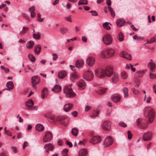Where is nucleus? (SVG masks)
I'll list each match as a JSON object with an SVG mask.
<instances>
[{
  "mask_svg": "<svg viewBox=\"0 0 156 156\" xmlns=\"http://www.w3.org/2000/svg\"><path fill=\"white\" fill-rule=\"evenodd\" d=\"M111 24L108 22H105L103 24V27L106 30H110L111 29L110 26H111Z\"/></svg>",
  "mask_w": 156,
  "mask_h": 156,
  "instance_id": "30",
  "label": "nucleus"
},
{
  "mask_svg": "<svg viewBox=\"0 0 156 156\" xmlns=\"http://www.w3.org/2000/svg\"><path fill=\"white\" fill-rule=\"evenodd\" d=\"M101 141V138L98 136L93 137L90 140L89 142L92 143L93 144H95L100 142Z\"/></svg>",
  "mask_w": 156,
  "mask_h": 156,
  "instance_id": "12",
  "label": "nucleus"
},
{
  "mask_svg": "<svg viewBox=\"0 0 156 156\" xmlns=\"http://www.w3.org/2000/svg\"><path fill=\"white\" fill-rule=\"evenodd\" d=\"M87 0H79L78 3L79 5H87Z\"/></svg>",
  "mask_w": 156,
  "mask_h": 156,
  "instance_id": "45",
  "label": "nucleus"
},
{
  "mask_svg": "<svg viewBox=\"0 0 156 156\" xmlns=\"http://www.w3.org/2000/svg\"><path fill=\"white\" fill-rule=\"evenodd\" d=\"M84 64V61L83 60H78L76 62V66L78 68L82 67Z\"/></svg>",
  "mask_w": 156,
  "mask_h": 156,
  "instance_id": "25",
  "label": "nucleus"
},
{
  "mask_svg": "<svg viewBox=\"0 0 156 156\" xmlns=\"http://www.w3.org/2000/svg\"><path fill=\"white\" fill-rule=\"evenodd\" d=\"M108 11L110 12L111 16L113 17H115V12L113 10L112 8L110 6L108 7Z\"/></svg>",
  "mask_w": 156,
  "mask_h": 156,
  "instance_id": "46",
  "label": "nucleus"
},
{
  "mask_svg": "<svg viewBox=\"0 0 156 156\" xmlns=\"http://www.w3.org/2000/svg\"><path fill=\"white\" fill-rule=\"evenodd\" d=\"M78 77L77 74L76 73H74L71 74L70 75V79L71 81H74Z\"/></svg>",
  "mask_w": 156,
  "mask_h": 156,
  "instance_id": "39",
  "label": "nucleus"
},
{
  "mask_svg": "<svg viewBox=\"0 0 156 156\" xmlns=\"http://www.w3.org/2000/svg\"><path fill=\"white\" fill-rule=\"evenodd\" d=\"M77 85L79 87L81 88L82 89H84L86 86L85 82L83 80H80L78 82Z\"/></svg>",
  "mask_w": 156,
  "mask_h": 156,
  "instance_id": "27",
  "label": "nucleus"
},
{
  "mask_svg": "<svg viewBox=\"0 0 156 156\" xmlns=\"http://www.w3.org/2000/svg\"><path fill=\"white\" fill-rule=\"evenodd\" d=\"M72 133L73 136H76L79 133L78 129L76 127L73 128L72 130Z\"/></svg>",
  "mask_w": 156,
  "mask_h": 156,
  "instance_id": "38",
  "label": "nucleus"
},
{
  "mask_svg": "<svg viewBox=\"0 0 156 156\" xmlns=\"http://www.w3.org/2000/svg\"><path fill=\"white\" fill-rule=\"evenodd\" d=\"M53 60H56L58 58V55L56 53H53L52 54Z\"/></svg>",
  "mask_w": 156,
  "mask_h": 156,
  "instance_id": "55",
  "label": "nucleus"
},
{
  "mask_svg": "<svg viewBox=\"0 0 156 156\" xmlns=\"http://www.w3.org/2000/svg\"><path fill=\"white\" fill-rule=\"evenodd\" d=\"M6 86L8 88H6L5 89L9 91L10 89H13L14 87L13 83L11 81L7 82L6 84Z\"/></svg>",
  "mask_w": 156,
  "mask_h": 156,
  "instance_id": "24",
  "label": "nucleus"
},
{
  "mask_svg": "<svg viewBox=\"0 0 156 156\" xmlns=\"http://www.w3.org/2000/svg\"><path fill=\"white\" fill-rule=\"evenodd\" d=\"M108 52L107 49H105L101 52V57L103 58H109L108 55L107 54Z\"/></svg>",
  "mask_w": 156,
  "mask_h": 156,
  "instance_id": "31",
  "label": "nucleus"
},
{
  "mask_svg": "<svg viewBox=\"0 0 156 156\" xmlns=\"http://www.w3.org/2000/svg\"><path fill=\"white\" fill-rule=\"evenodd\" d=\"M122 91L124 94V98H127L129 96L128 90L127 88L124 87L123 88Z\"/></svg>",
  "mask_w": 156,
  "mask_h": 156,
  "instance_id": "35",
  "label": "nucleus"
},
{
  "mask_svg": "<svg viewBox=\"0 0 156 156\" xmlns=\"http://www.w3.org/2000/svg\"><path fill=\"white\" fill-rule=\"evenodd\" d=\"M107 90L106 88L98 87L95 90V91L99 94H102L105 93Z\"/></svg>",
  "mask_w": 156,
  "mask_h": 156,
  "instance_id": "19",
  "label": "nucleus"
},
{
  "mask_svg": "<svg viewBox=\"0 0 156 156\" xmlns=\"http://www.w3.org/2000/svg\"><path fill=\"white\" fill-rule=\"evenodd\" d=\"M140 81L139 80H137L136 82V84L135 85V86L136 87H138L140 86Z\"/></svg>",
  "mask_w": 156,
  "mask_h": 156,
  "instance_id": "62",
  "label": "nucleus"
},
{
  "mask_svg": "<svg viewBox=\"0 0 156 156\" xmlns=\"http://www.w3.org/2000/svg\"><path fill=\"white\" fill-rule=\"evenodd\" d=\"M11 148L14 153H17L18 152V150L16 147L13 146Z\"/></svg>",
  "mask_w": 156,
  "mask_h": 156,
  "instance_id": "58",
  "label": "nucleus"
},
{
  "mask_svg": "<svg viewBox=\"0 0 156 156\" xmlns=\"http://www.w3.org/2000/svg\"><path fill=\"white\" fill-rule=\"evenodd\" d=\"M137 125L138 127H140V124L141 123L142 120L140 119H138L136 120Z\"/></svg>",
  "mask_w": 156,
  "mask_h": 156,
  "instance_id": "53",
  "label": "nucleus"
},
{
  "mask_svg": "<svg viewBox=\"0 0 156 156\" xmlns=\"http://www.w3.org/2000/svg\"><path fill=\"white\" fill-rule=\"evenodd\" d=\"M153 71H150L149 77L152 79H156V73L153 72Z\"/></svg>",
  "mask_w": 156,
  "mask_h": 156,
  "instance_id": "40",
  "label": "nucleus"
},
{
  "mask_svg": "<svg viewBox=\"0 0 156 156\" xmlns=\"http://www.w3.org/2000/svg\"><path fill=\"white\" fill-rule=\"evenodd\" d=\"M44 148L46 152L48 153L49 151H52L54 148L55 147L52 144L48 143L45 145Z\"/></svg>",
  "mask_w": 156,
  "mask_h": 156,
  "instance_id": "15",
  "label": "nucleus"
},
{
  "mask_svg": "<svg viewBox=\"0 0 156 156\" xmlns=\"http://www.w3.org/2000/svg\"><path fill=\"white\" fill-rule=\"evenodd\" d=\"M108 52L107 54L108 55L109 57L113 56L115 52V50L112 48H108L107 49Z\"/></svg>",
  "mask_w": 156,
  "mask_h": 156,
  "instance_id": "28",
  "label": "nucleus"
},
{
  "mask_svg": "<svg viewBox=\"0 0 156 156\" xmlns=\"http://www.w3.org/2000/svg\"><path fill=\"white\" fill-rule=\"evenodd\" d=\"M121 76L122 79H126L128 77V75L125 72L123 71L121 73Z\"/></svg>",
  "mask_w": 156,
  "mask_h": 156,
  "instance_id": "47",
  "label": "nucleus"
},
{
  "mask_svg": "<svg viewBox=\"0 0 156 156\" xmlns=\"http://www.w3.org/2000/svg\"><path fill=\"white\" fill-rule=\"evenodd\" d=\"M95 74L99 78H103L105 76L104 70L101 69H97L95 71Z\"/></svg>",
  "mask_w": 156,
  "mask_h": 156,
  "instance_id": "10",
  "label": "nucleus"
},
{
  "mask_svg": "<svg viewBox=\"0 0 156 156\" xmlns=\"http://www.w3.org/2000/svg\"><path fill=\"white\" fill-rule=\"evenodd\" d=\"M111 98L114 102H117L120 100L121 96L118 94H114L112 95Z\"/></svg>",
  "mask_w": 156,
  "mask_h": 156,
  "instance_id": "17",
  "label": "nucleus"
},
{
  "mask_svg": "<svg viewBox=\"0 0 156 156\" xmlns=\"http://www.w3.org/2000/svg\"><path fill=\"white\" fill-rule=\"evenodd\" d=\"M120 56L121 57L126 58L129 60H131L132 58L131 55L127 53L126 51H122L120 53Z\"/></svg>",
  "mask_w": 156,
  "mask_h": 156,
  "instance_id": "16",
  "label": "nucleus"
},
{
  "mask_svg": "<svg viewBox=\"0 0 156 156\" xmlns=\"http://www.w3.org/2000/svg\"><path fill=\"white\" fill-rule=\"evenodd\" d=\"M72 85L71 84L69 85H67L64 88V92L66 94V96L68 98H73L76 95V94L72 91V88L70 87Z\"/></svg>",
  "mask_w": 156,
  "mask_h": 156,
  "instance_id": "3",
  "label": "nucleus"
},
{
  "mask_svg": "<svg viewBox=\"0 0 156 156\" xmlns=\"http://www.w3.org/2000/svg\"><path fill=\"white\" fill-rule=\"evenodd\" d=\"M34 44V43L33 41H30L27 43L26 47L28 48H30L33 46Z\"/></svg>",
  "mask_w": 156,
  "mask_h": 156,
  "instance_id": "41",
  "label": "nucleus"
},
{
  "mask_svg": "<svg viewBox=\"0 0 156 156\" xmlns=\"http://www.w3.org/2000/svg\"><path fill=\"white\" fill-rule=\"evenodd\" d=\"M53 138V135L52 133L49 131L45 133V135L43 139V141L45 143L50 141Z\"/></svg>",
  "mask_w": 156,
  "mask_h": 156,
  "instance_id": "9",
  "label": "nucleus"
},
{
  "mask_svg": "<svg viewBox=\"0 0 156 156\" xmlns=\"http://www.w3.org/2000/svg\"><path fill=\"white\" fill-rule=\"evenodd\" d=\"M88 154V151L85 149L80 150L78 153L79 156H86Z\"/></svg>",
  "mask_w": 156,
  "mask_h": 156,
  "instance_id": "20",
  "label": "nucleus"
},
{
  "mask_svg": "<svg viewBox=\"0 0 156 156\" xmlns=\"http://www.w3.org/2000/svg\"><path fill=\"white\" fill-rule=\"evenodd\" d=\"M104 70L105 76L107 77H110L114 73L113 67L110 65L107 66Z\"/></svg>",
  "mask_w": 156,
  "mask_h": 156,
  "instance_id": "5",
  "label": "nucleus"
},
{
  "mask_svg": "<svg viewBox=\"0 0 156 156\" xmlns=\"http://www.w3.org/2000/svg\"><path fill=\"white\" fill-rule=\"evenodd\" d=\"M40 81V77L36 76H34L31 78V84L33 88L35 89L37 88L36 85L38 84Z\"/></svg>",
  "mask_w": 156,
  "mask_h": 156,
  "instance_id": "6",
  "label": "nucleus"
},
{
  "mask_svg": "<svg viewBox=\"0 0 156 156\" xmlns=\"http://www.w3.org/2000/svg\"><path fill=\"white\" fill-rule=\"evenodd\" d=\"M60 31L62 34H65L68 32V29L65 27H62L60 29Z\"/></svg>",
  "mask_w": 156,
  "mask_h": 156,
  "instance_id": "43",
  "label": "nucleus"
},
{
  "mask_svg": "<svg viewBox=\"0 0 156 156\" xmlns=\"http://www.w3.org/2000/svg\"><path fill=\"white\" fill-rule=\"evenodd\" d=\"M45 116L53 120H56L57 121H59L61 124L65 126H66L68 124L67 119L64 117L59 116L57 117L56 118H53L52 116L51 113L50 112H48L47 114L45 115Z\"/></svg>",
  "mask_w": 156,
  "mask_h": 156,
  "instance_id": "2",
  "label": "nucleus"
},
{
  "mask_svg": "<svg viewBox=\"0 0 156 156\" xmlns=\"http://www.w3.org/2000/svg\"><path fill=\"white\" fill-rule=\"evenodd\" d=\"M65 19L67 21H68L70 22H72V20L71 19V16H69L68 17H65Z\"/></svg>",
  "mask_w": 156,
  "mask_h": 156,
  "instance_id": "63",
  "label": "nucleus"
},
{
  "mask_svg": "<svg viewBox=\"0 0 156 156\" xmlns=\"http://www.w3.org/2000/svg\"><path fill=\"white\" fill-rule=\"evenodd\" d=\"M145 71L144 70H140L136 73V76L138 77H142L144 75Z\"/></svg>",
  "mask_w": 156,
  "mask_h": 156,
  "instance_id": "33",
  "label": "nucleus"
},
{
  "mask_svg": "<svg viewBox=\"0 0 156 156\" xmlns=\"http://www.w3.org/2000/svg\"><path fill=\"white\" fill-rule=\"evenodd\" d=\"M152 133L150 132H147L143 136V139L144 141H146L150 140L151 138Z\"/></svg>",
  "mask_w": 156,
  "mask_h": 156,
  "instance_id": "13",
  "label": "nucleus"
},
{
  "mask_svg": "<svg viewBox=\"0 0 156 156\" xmlns=\"http://www.w3.org/2000/svg\"><path fill=\"white\" fill-rule=\"evenodd\" d=\"M41 48L39 45H36L35 46L34 51L35 53L37 55L39 54L41 51Z\"/></svg>",
  "mask_w": 156,
  "mask_h": 156,
  "instance_id": "34",
  "label": "nucleus"
},
{
  "mask_svg": "<svg viewBox=\"0 0 156 156\" xmlns=\"http://www.w3.org/2000/svg\"><path fill=\"white\" fill-rule=\"evenodd\" d=\"M41 35V33L39 32H38L36 34H33V37L34 38L38 40L40 38Z\"/></svg>",
  "mask_w": 156,
  "mask_h": 156,
  "instance_id": "42",
  "label": "nucleus"
},
{
  "mask_svg": "<svg viewBox=\"0 0 156 156\" xmlns=\"http://www.w3.org/2000/svg\"><path fill=\"white\" fill-rule=\"evenodd\" d=\"M26 105L27 106L31 107L34 106V102L33 100L30 99L26 102Z\"/></svg>",
  "mask_w": 156,
  "mask_h": 156,
  "instance_id": "36",
  "label": "nucleus"
},
{
  "mask_svg": "<svg viewBox=\"0 0 156 156\" xmlns=\"http://www.w3.org/2000/svg\"><path fill=\"white\" fill-rule=\"evenodd\" d=\"M128 135V138L130 140L131 139L132 137V134L131 133L130 131H128L127 132Z\"/></svg>",
  "mask_w": 156,
  "mask_h": 156,
  "instance_id": "54",
  "label": "nucleus"
},
{
  "mask_svg": "<svg viewBox=\"0 0 156 156\" xmlns=\"http://www.w3.org/2000/svg\"><path fill=\"white\" fill-rule=\"evenodd\" d=\"M86 62L88 65L89 66H92L95 63V59L93 57H89L87 58Z\"/></svg>",
  "mask_w": 156,
  "mask_h": 156,
  "instance_id": "14",
  "label": "nucleus"
},
{
  "mask_svg": "<svg viewBox=\"0 0 156 156\" xmlns=\"http://www.w3.org/2000/svg\"><path fill=\"white\" fill-rule=\"evenodd\" d=\"M1 69L3 70L5 72L8 73L9 72V70L8 68H6L2 66H1Z\"/></svg>",
  "mask_w": 156,
  "mask_h": 156,
  "instance_id": "52",
  "label": "nucleus"
},
{
  "mask_svg": "<svg viewBox=\"0 0 156 156\" xmlns=\"http://www.w3.org/2000/svg\"><path fill=\"white\" fill-rule=\"evenodd\" d=\"M125 21L123 19H120L116 20V23L119 27H121L125 24Z\"/></svg>",
  "mask_w": 156,
  "mask_h": 156,
  "instance_id": "21",
  "label": "nucleus"
},
{
  "mask_svg": "<svg viewBox=\"0 0 156 156\" xmlns=\"http://www.w3.org/2000/svg\"><path fill=\"white\" fill-rule=\"evenodd\" d=\"M67 73L64 70L61 71L58 73V76L60 79H63L66 76Z\"/></svg>",
  "mask_w": 156,
  "mask_h": 156,
  "instance_id": "23",
  "label": "nucleus"
},
{
  "mask_svg": "<svg viewBox=\"0 0 156 156\" xmlns=\"http://www.w3.org/2000/svg\"><path fill=\"white\" fill-rule=\"evenodd\" d=\"M35 10V7L34 6H33L30 8L28 10L30 12H34V11Z\"/></svg>",
  "mask_w": 156,
  "mask_h": 156,
  "instance_id": "56",
  "label": "nucleus"
},
{
  "mask_svg": "<svg viewBox=\"0 0 156 156\" xmlns=\"http://www.w3.org/2000/svg\"><path fill=\"white\" fill-rule=\"evenodd\" d=\"M99 111H95L94 112L92 115L90 116L91 117H94L97 116L99 114Z\"/></svg>",
  "mask_w": 156,
  "mask_h": 156,
  "instance_id": "51",
  "label": "nucleus"
},
{
  "mask_svg": "<svg viewBox=\"0 0 156 156\" xmlns=\"http://www.w3.org/2000/svg\"><path fill=\"white\" fill-rule=\"evenodd\" d=\"M113 139L112 137L108 136L105 139L103 143V145L105 147H108L111 145L113 143Z\"/></svg>",
  "mask_w": 156,
  "mask_h": 156,
  "instance_id": "11",
  "label": "nucleus"
},
{
  "mask_svg": "<svg viewBox=\"0 0 156 156\" xmlns=\"http://www.w3.org/2000/svg\"><path fill=\"white\" fill-rule=\"evenodd\" d=\"M101 126L103 129L108 131L110 129L111 127V123L109 121H105L102 123Z\"/></svg>",
  "mask_w": 156,
  "mask_h": 156,
  "instance_id": "8",
  "label": "nucleus"
},
{
  "mask_svg": "<svg viewBox=\"0 0 156 156\" xmlns=\"http://www.w3.org/2000/svg\"><path fill=\"white\" fill-rule=\"evenodd\" d=\"M155 39L154 37L152 38L151 39L148 41L147 42L148 43H153L155 41Z\"/></svg>",
  "mask_w": 156,
  "mask_h": 156,
  "instance_id": "61",
  "label": "nucleus"
},
{
  "mask_svg": "<svg viewBox=\"0 0 156 156\" xmlns=\"http://www.w3.org/2000/svg\"><path fill=\"white\" fill-rule=\"evenodd\" d=\"M90 12L92 13V16H97L98 15L97 12L95 11H90Z\"/></svg>",
  "mask_w": 156,
  "mask_h": 156,
  "instance_id": "60",
  "label": "nucleus"
},
{
  "mask_svg": "<svg viewBox=\"0 0 156 156\" xmlns=\"http://www.w3.org/2000/svg\"><path fill=\"white\" fill-rule=\"evenodd\" d=\"M72 107L73 105L71 104H66L64 106V110L65 112H68L70 110Z\"/></svg>",
  "mask_w": 156,
  "mask_h": 156,
  "instance_id": "26",
  "label": "nucleus"
},
{
  "mask_svg": "<svg viewBox=\"0 0 156 156\" xmlns=\"http://www.w3.org/2000/svg\"><path fill=\"white\" fill-rule=\"evenodd\" d=\"M148 65L150 66V71H153L154 69L156 68V65L152 59L150 60Z\"/></svg>",
  "mask_w": 156,
  "mask_h": 156,
  "instance_id": "22",
  "label": "nucleus"
},
{
  "mask_svg": "<svg viewBox=\"0 0 156 156\" xmlns=\"http://www.w3.org/2000/svg\"><path fill=\"white\" fill-rule=\"evenodd\" d=\"M103 41L104 44L106 45L111 44L113 41L112 36L109 34H106L103 37Z\"/></svg>",
  "mask_w": 156,
  "mask_h": 156,
  "instance_id": "4",
  "label": "nucleus"
},
{
  "mask_svg": "<svg viewBox=\"0 0 156 156\" xmlns=\"http://www.w3.org/2000/svg\"><path fill=\"white\" fill-rule=\"evenodd\" d=\"M28 56L29 59L32 62H34L35 61L36 59L32 55L29 54Z\"/></svg>",
  "mask_w": 156,
  "mask_h": 156,
  "instance_id": "50",
  "label": "nucleus"
},
{
  "mask_svg": "<svg viewBox=\"0 0 156 156\" xmlns=\"http://www.w3.org/2000/svg\"><path fill=\"white\" fill-rule=\"evenodd\" d=\"M112 75L113 76L111 79L112 81V83H115L118 81L119 80L118 74L116 73H114Z\"/></svg>",
  "mask_w": 156,
  "mask_h": 156,
  "instance_id": "18",
  "label": "nucleus"
},
{
  "mask_svg": "<svg viewBox=\"0 0 156 156\" xmlns=\"http://www.w3.org/2000/svg\"><path fill=\"white\" fill-rule=\"evenodd\" d=\"M5 133H6L8 136H12L11 133L8 130H6L5 131Z\"/></svg>",
  "mask_w": 156,
  "mask_h": 156,
  "instance_id": "64",
  "label": "nucleus"
},
{
  "mask_svg": "<svg viewBox=\"0 0 156 156\" xmlns=\"http://www.w3.org/2000/svg\"><path fill=\"white\" fill-rule=\"evenodd\" d=\"M94 76L93 72L91 71L88 70L84 73L83 78L86 80L90 81L92 80Z\"/></svg>",
  "mask_w": 156,
  "mask_h": 156,
  "instance_id": "7",
  "label": "nucleus"
},
{
  "mask_svg": "<svg viewBox=\"0 0 156 156\" xmlns=\"http://www.w3.org/2000/svg\"><path fill=\"white\" fill-rule=\"evenodd\" d=\"M78 112L76 111H74L71 112V114L74 117H76L78 115Z\"/></svg>",
  "mask_w": 156,
  "mask_h": 156,
  "instance_id": "57",
  "label": "nucleus"
},
{
  "mask_svg": "<svg viewBox=\"0 0 156 156\" xmlns=\"http://www.w3.org/2000/svg\"><path fill=\"white\" fill-rule=\"evenodd\" d=\"M144 115L146 117H148L149 119L147 121L148 123L152 122L154 119V112L152 108L151 107H147L145 108Z\"/></svg>",
  "mask_w": 156,
  "mask_h": 156,
  "instance_id": "1",
  "label": "nucleus"
},
{
  "mask_svg": "<svg viewBox=\"0 0 156 156\" xmlns=\"http://www.w3.org/2000/svg\"><path fill=\"white\" fill-rule=\"evenodd\" d=\"M28 28L23 27L22 31L20 32V35H23L26 33L28 30Z\"/></svg>",
  "mask_w": 156,
  "mask_h": 156,
  "instance_id": "44",
  "label": "nucleus"
},
{
  "mask_svg": "<svg viewBox=\"0 0 156 156\" xmlns=\"http://www.w3.org/2000/svg\"><path fill=\"white\" fill-rule=\"evenodd\" d=\"M61 90V87L58 85H55L52 89V90L55 92H58Z\"/></svg>",
  "mask_w": 156,
  "mask_h": 156,
  "instance_id": "32",
  "label": "nucleus"
},
{
  "mask_svg": "<svg viewBox=\"0 0 156 156\" xmlns=\"http://www.w3.org/2000/svg\"><path fill=\"white\" fill-rule=\"evenodd\" d=\"M35 129L36 130L39 131H42L44 129V127L43 125L38 124L36 125L35 127Z\"/></svg>",
  "mask_w": 156,
  "mask_h": 156,
  "instance_id": "29",
  "label": "nucleus"
},
{
  "mask_svg": "<svg viewBox=\"0 0 156 156\" xmlns=\"http://www.w3.org/2000/svg\"><path fill=\"white\" fill-rule=\"evenodd\" d=\"M47 89L45 87L44 88L42 91L41 95V97L42 98H43L45 97V96L47 94Z\"/></svg>",
  "mask_w": 156,
  "mask_h": 156,
  "instance_id": "37",
  "label": "nucleus"
},
{
  "mask_svg": "<svg viewBox=\"0 0 156 156\" xmlns=\"http://www.w3.org/2000/svg\"><path fill=\"white\" fill-rule=\"evenodd\" d=\"M119 125L122 127H126L127 126V125L123 122H121L119 123Z\"/></svg>",
  "mask_w": 156,
  "mask_h": 156,
  "instance_id": "59",
  "label": "nucleus"
},
{
  "mask_svg": "<svg viewBox=\"0 0 156 156\" xmlns=\"http://www.w3.org/2000/svg\"><path fill=\"white\" fill-rule=\"evenodd\" d=\"M68 150L66 149H64L62 150V154L63 156H68Z\"/></svg>",
  "mask_w": 156,
  "mask_h": 156,
  "instance_id": "48",
  "label": "nucleus"
},
{
  "mask_svg": "<svg viewBox=\"0 0 156 156\" xmlns=\"http://www.w3.org/2000/svg\"><path fill=\"white\" fill-rule=\"evenodd\" d=\"M118 39L120 41H122L123 40L124 36L122 33H120L119 34Z\"/></svg>",
  "mask_w": 156,
  "mask_h": 156,
  "instance_id": "49",
  "label": "nucleus"
}]
</instances>
